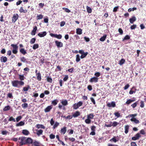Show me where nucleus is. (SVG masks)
<instances>
[{
	"label": "nucleus",
	"instance_id": "nucleus-1",
	"mask_svg": "<svg viewBox=\"0 0 146 146\" xmlns=\"http://www.w3.org/2000/svg\"><path fill=\"white\" fill-rule=\"evenodd\" d=\"M11 46L13 47L12 52L13 53L16 54L18 52V46L16 44H11Z\"/></svg>",
	"mask_w": 146,
	"mask_h": 146
},
{
	"label": "nucleus",
	"instance_id": "nucleus-2",
	"mask_svg": "<svg viewBox=\"0 0 146 146\" xmlns=\"http://www.w3.org/2000/svg\"><path fill=\"white\" fill-rule=\"evenodd\" d=\"M82 104L83 103L81 101H80L77 103H75L73 106V108L74 109H77L79 107L82 106Z\"/></svg>",
	"mask_w": 146,
	"mask_h": 146
},
{
	"label": "nucleus",
	"instance_id": "nucleus-3",
	"mask_svg": "<svg viewBox=\"0 0 146 146\" xmlns=\"http://www.w3.org/2000/svg\"><path fill=\"white\" fill-rule=\"evenodd\" d=\"M50 35L52 37L56 38L58 39H60L62 38V35L60 34L58 35L51 33L50 34Z\"/></svg>",
	"mask_w": 146,
	"mask_h": 146
},
{
	"label": "nucleus",
	"instance_id": "nucleus-4",
	"mask_svg": "<svg viewBox=\"0 0 146 146\" xmlns=\"http://www.w3.org/2000/svg\"><path fill=\"white\" fill-rule=\"evenodd\" d=\"M26 138L24 136H22L20 137L19 139L20 140L21 142L22 145L26 144Z\"/></svg>",
	"mask_w": 146,
	"mask_h": 146
},
{
	"label": "nucleus",
	"instance_id": "nucleus-5",
	"mask_svg": "<svg viewBox=\"0 0 146 146\" xmlns=\"http://www.w3.org/2000/svg\"><path fill=\"white\" fill-rule=\"evenodd\" d=\"M98 78L96 77H94L91 78L90 80V82H94L95 83L97 82L98 81Z\"/></svg>",
	"mask_w": 146,
	"mask_h": 146
},
{
	"label": "nucleus",
	"instance_id": "nucleus-6",
	"mask_svg": "<svg viewBox=\"0 0 146 146\" xmlns=\"http://www.w3.org/2000/svg\"><path fill=\"white\" fill-rule=\"evenodd\" d=\"M55 43L58 48H61L63 46V44L61 42L56 40L55 41Z\"/></svg>",
	"mask_w": 146,
	"mask_h": 146
},
{
	"label": "nucleus",
	"instance_id": "nucleus-7",
	"mask_svg": "<svg viewBox=\"0 0 146 146\" xmlns=\"http://www.w3.org/2000/svg\"><path fill=\"white\" fill-rule=\"evenodd\" d=\"M12 86L14 87H18L19 81L15 80L12 82Z\"/></svg>",
	"mask_w": 146,
	"mask_h": 146
},
{
	"label": "nucleus",
	"instance_id": "nucleus-8",
	"mask_svg": "<svg viewBox=\"0 0 146 146\" xmlns=\"http://www.w3.org/2000/svg\"><path fill=\"white\" fill-rule=\"evenodd\" d=\"M18 15L17 14H14L12 17V21L13 23H15L18 19Z\"/></svg>",
	"mask_w": 146,
	"mask_h": 146
},
{
	"label": "nucleus",
	"instance_id": "nucleus-9",
	"mask_svg": "<svg viewBox=\"0 0 146 146\" xmlns=\"http://www.w3.org/2000/svg\"><path fill=\"white\" fill-rule=\"evenodd\" d=\"M33 140L30 138L28 137L27 138L26 140V144H30L33 143Z\"/></svg>",
	"mask_w": 146,
	"mask_h": 146
},
{
	"label": "nucleus",
	"instance_id": "nucleus-10",
	"mask_svg": "<svg viewBox=\"0 0 146 146\" xmlns=\"http://www.w3.org/2000/svg\"><path fill=\"white\" fill-rule=\"evenodd\" d=\"M140 137V134L139 133H137L135 136L132 138V139L133 140L135 141L138 139Z\"/></svg>",
	"mask_w": 146,
	"mask_h": 146
},
{
	"label": "nucleus",
	"instance_id": "nucleus-11",
	"mask_svg": "<svg viewBox=\"0 0 146 146\" xmlns=\"http://www.w3.org/2000/svg\"><path fill=\"white\" fill-rule=\"evenodd\" d=\"M46 31L41 32L38 34V35L40 37H43L46 36Z\"/></svg>",
	"mask_w": 146,
	"mask_h": 146
},
{
	"label": "nucleus",
	"instance_id": "nucleus-12",
	"mask_svg": "<svg viewBox=\"0 0 146 146\" xmlns=\"http://www.w3.org/2000/svg\"><path fill=\"white\" fill-rule=\"evenodd\" d=\"M52 108V106H48L44 110V111L45 112H48L50 111Z\"/></svg>",
	"mask_w": 146,
	"mask_h": 146
},
{
	"label": "nucleus",
	"instance_id": "nucleus-13",
	"mask_svg": "<svg viewBox=\"0 0 146 146\" xmlns=\"http://www.w3.org/2000/svg\"><path fill=\"white\" fill-rule=\"evenodd\" d=\"M107 106L109 107H114L115 106V103L114 102H113L111 103H108L107 105Z\"/></svg>",
	"mask_w": 146,
	"mask_h": 146
},
{
	"label": "nucleus",
	"instance_id": "nucleus-14",
	"mask_svg": "<svg viewBox=\"0 0 146 146\" xmlns=\"http://www.w3.org/2000/svg\"><path fill=\"white\" fill-rule=\"evenodd\" d=\"M36 131L37 132L36 134L39 136L40 135L42 134L43 133V130L42 129L36 130Z\"/></svg>",
	"mask_w": 146,
	"mask_h": 146
},
{
	"label": "nucleus",
	"instance_id": "nucleus-15",
	"mask_svg": "<svg viewBox=\"0 0 146 146\" xmlns=\"http://www.w3.org/2000/svg\"><path fill=\"white\" fill-rule=\"evenodd\" d=\"M7 58L6 57L2 56L1 58V61L2 62L5 63L6 62Z\"/></svg>",
	"mask_w": 146,
	"mask_h": 146
},
{
	"label": "nucleus",
	"instance_id": "nucleus-16",
	"mask_svg": "<svg viewBox=\"0 0 146 146\" xmlns=\"http://www.w3.org/2000/svg\"><path fill=\"white\" fill-rule=\"evenodd\" d=\"M37 29V27L36 26H35L33 28V30L32 31L31 33V35H35Z\"/></svg>",
	"mask_w": 146,
	"mask_h": 146
},
{
	"label": "nucleus",
	"instance_id": "nucleus-17",
	"mask_svg": "<svg viewBox=\"0 0 146 146\" xmlns=\"http://www.w3.org/2000/svg\"><path fill=\"white\" fill-rule=\"evenodd\" d=\"M129 22L130 23L132 24L136 20V18L135 17H133L129 19Z\"/></svg>",
	"mask_w": 146,
	"mask_h": 146
},
{
	"label": "nucleus",
	"instance_id": "nucleus-18",
	"mask_svg": "<svg viewBox=\"0 0 146 146\" xmlns=\"http://www.w3.org/2000/svg\"><path fill=\"white\" fill-rule=\"evenodd\" d=\"M36 78L38 81H40L41 79V74L40 72L36 74Z\"/></svg>",
	"mask_w": 146,
	"mask_h": 146
},
{
	"label": "nucleus",
	"instance_id": "nucleus-19",
	"mask_svg": "<svg viewBox=\"0 0 146 146\" xmlns=\"http://www.w3.org/2000/svg\"><path fill=\"white\" fill-rule=\"evenodd\" d=\"M36 127L38 129L42 128L44 129L45 128V127L42 124H37L36 125Z\"/></svg>",
	"mask_w": 146,
	"mask_h": 146
},
{
	"label": "nucleus",
	"instance_id": "nucleus-20",
	"mask_svg": "<svg viewBox=\"0 0 146 146\" xmlns=\"http://www.w3.org/2000/svg\"><path fill=\"white\" fill-rule=\"evenodd\" d=\"M20 12L21 13H26L27 12V11L26 9H24L23 7H21L19 10Z\"/></svg>",
	"mask_w": 146,
	"mask_h": 146
},
{
	"label": "nucleus",
	"instance_id": "nucleus-21",
	"mask_svg": "<svg viewBox=\"0 0 146 146\" xmlns=\"http://www.w3.org/2000/svg\"><path fill=\"white\" fill-rule=\"evenodd\" d=\"M82 30L81 29L78 28L76 29V33L78 35H81L82 33Z\"/></svg>",
	"mask_w": 146,
	"mask_h": 146
},
{
	"label": "nucleus",
	"instance_id": "nucleus-22",
	"mask_svg": "<svg viewBox=\"0 0 146 146\" xmlns=\"http://www.w3.org/2000/svg\"><path fill=\"white\" fill-rule=\"evenodd\" d=\"M25 124V122L23 121H21L20 122L17 123L16 124L17 127H19Z\"/></svg>",
	"mask_w": 146,
	"mask_h": 146
},
{
	"label": "nucleus",
	"instance_id": "nucleus-23",
	"mask_svg": "<svg viewBox=\"0 0 146 146\" xmlns=\"http://www.w3.org/2000/svg\"><path fill=\"white\" fill-rule=\"evenodd\" d=\"M94 116V115L93 114H90L87 115V118L90 120H91L93 118Z\"/></svg>",
	"mask_w": 146,
	"mask_h": 146
},
{
	"label": "nucleus",
	"instance_id": "nucleus-24",
	"mask_svg": "<svg viewBox=\"0 0 146 146\" xmlns=\"http://www.w3.org/2000/svg\"><path fill=\"white\" fill-rule=\"evenodd\" d=\"M130 120L131 121L134 122L135 123H139V121L136 118H131L130 119Z\"/></svg>",
	"mask_w": 146,
	"mask_h": 146
},
{
	"label": "nucleus",
	"instance_id": "nucleus-25",
	"mask_svg": "<svg viewBox=\"0 0 146 146\" xmlns=\"http://www.w3.org/2000/svg\"><path fill=\"white\" fill-rule=\"evenodd\" d=\"M80 115V113L78 111H76L75 113H74L73 115L72 116L74 117H76L78 116H79Z\"/></svg>",
	"mask_w": 146,
	"mask_h": 146
},
{
	"label": "nucleus",
	"instance_id": "nucleus-26",
	"mask_svg": "<svg viewBox=\"0 0 146 146\" xmlns=\"http://www.w3.org/2000/svg\"><path fill=\"white\" fill-rule=\"evenodd\" d=\"M135 100H131L129 99L127 100V101L126 102V104L129 105L131 104V102H134Z\"/></svg>",
	"mask_w": 146,
	"mask_h": 146
},
{
	"label": "nucleus",
	"instance_id": "nucleus-27",
	"mask_svg": "<svg viewBox=\"0 0 146 146\" xmlns=\"http://www.w3.org/2000/svg\"><path fill=\"white\" fill-rule=\"evenodd\" d=\"M129 126L128 125H126L125 126V133L126 134L127 133H128V130H129Z\"/></svg>",
	"mask_w": 146,
	"mask_h": 146
},
{
	"label": "nucleus",
	"instance_id": "nucleus-28",
	"mask_svg": "<svg viewBox=\"0 0 146 146\" xmlns=\"http://www.w3.org/2000/svg\"><path fill=\"white\" fill-rule=\"evenodd\" d=\"M22 133L25 135H28L29 134V131L26 130H23Z\"/></svg>",
	"mask_w": 146,
	"mask_h": 146
},
{
	"label": "nucleus",
	"instance_id": "nucleus-29",
	"mask_svg": "<svg viewBox=\"0 0 146 146\" xmlns=\"http://www.w3.org/2000/svg\"><path fill=\"white\" fill-rule=\"evenodd\" d=\"M66 128L65 127H64L63 128L61 129L60 130V132L62 133H63V134H64L66 132Z\"/></svg>",
	"mask_w": 146,
	"mask_h": 146
},
{
	"label": "nucleus",
	"instance_id": "nucleus-30",
	"mask_svg": "<svg viewBox=\"0 0 146 146\" xmlns=\"http://www.w3.org/2000/svg\"><path fill=\"white\" fill-rule=\"evenodd\" d=\"M61 103L64 106H66L68 104V102L66 100L62 101Z\"/></svg>",
	"mask_w": 146,
	"mask_h": 146
},
{
	"label": "nucleus",
	"instance_id": "nucleus-31",
	"mask_svg": "<svg viewBox=\"0 0 146 146\" xmlns=\"http://www.w3.org/2000/svg\"><path fill=\"white\" fill-rule=\"evenodd\" d=\"M20 51L21 53L24 55L26 53V51L24 48H22L20 49Z\"/></svg>",
	"mask_w": 146,
	"mask_h": 146
},
{
	"label": "nucleus",
	"instance_id": "nucleus-32",
	"mask_svg": "<svg viewBox=\"0 0 146 146\" xmlns=\"http://www.w3.org/2000/svg\"><path fill=\"white\" fill-rule=\"evenodd\" d=\"M88 54V53L87 52L84 53L82 54L80 58L82 59L85 58L87 55Z\"/></svg>",
	"mask_w": 146,
	"mask_h": 146
},
{
	"label": "nucleus",
	"instance_id": "nucleus-33",
	"mask_svg": "<svg viewBox=\"0 0 146 146\" xmlns=\"http://www.w3.org/2000/svg\"><path fill=\"white\" fill-rule=\"evenodd\" d=\"M106 35H105L103 36L102 37H101L100 39V40L101 41H104L106 37Z\"/></svg>",
	"mask_w": 146,
	"mask_h": 146
},
{
	"label": "nucleus",
	"instance_id": "nucleus-34",
	"mask_svg": "<svg viewBox=\"0 0 146 146\" xmlns=\"http://www.w3.org/2000/svg\"><path fill=\"white\" fill-rule=\"evenodd\" d=\"M86 9L88 13H91L92 12V10L90 7L87 6L86 7Z\"/></svg>",
	"mask_w": 146,
	"mask_h": 146
},
{
	"label": "nucleus",
	"instance_id": "nucleus-35",
	"mask_svg": "<svg viewBox=\"0 0 146 146\" xmlns=\"http://www.w3.org/2000/svg\"><path fill=\"white\" fill-rule=\"evenodd\" d=\"M10 107L9 106H5L3 109V110L4 111H8L10 110Z\"/></svg>",
	"mask_w": 146,
	"mask_h": 146
},
{
	"label": "nucleus",
	"instance_id": "nucleus-36",
	"mask_svg": "<svg viewBox=\"0 0 146 146\" xmlns=\"http://www.w3.org/2000/svg\"><path fill=\"white\" fill-rule=\"evenodd\" d=\"M29 89H30V86L29 85H28L27 87H24L23 88V91H27Z\"/></svg>",
	"mask_w": 146,
	"mask_h": 146
},
{
	"label": "nucleus",
	"instance_id": "nucleus-37",
	"mask_svg": "<svg viewBox=\"0 0 146 146\" xmlns=\"http://www.w3.org/2000/svg\"><path fill=\"white\" fill-rule=\"evenodd\" d=\"M125 60L123 59H122L121 60L119 61V64L120 65H122L125 62Z\"/></svg>",
	"mask_w": 146,
	"mask_h": 146
},
{
	"label": "nucleus",
	"instance_id": "nucleus-38",
	"mask_svg": "<svg viewBox=\"0 0 146 146\" xmlns=\"http://www.w3.org/2000/svg\"><path fill=\"white\" fill-rule=\"evenodd\" d=\"M38 47V45L37 44H34L33 47V49L35 50Z\"/></svg>",
	"mask_w": 146,
	"mask_h": 146
},
{
	"label": "nucleus",
	"instance_id": "nucleus-39",
	"mask_svg": "<svg viewBox=\"0 0 146 146\" xmlns=\"http://www.w3.org/2000/svg\"><path fill=\"white\" fill-rule=\"evenodd\" d=\"M58 101L56 100L52 101V104L54 106L56 105Z\"/></svg>",
	"mask_w": 146,
	"mask_h": 146
},
{
	"label": "nucleus",
	"instance_id": "nucleus-40",
	"mask_svg": "<svg viewBox=\"0 0 146 146\" xmlns=\"http://www.w3.org/2000/svg\"><path fill=\"white\" fill-rule=\"evenodd\" d=\"M43 16L42 15H38L36 17L37 19V20H39L41 19L42 18Z\"/></svg>",
	"mask_w": 146,
	"mask_h": 146
},
{
	"label": "nucleus",
	"instance_id": "nucleus-41",
	"mask_svg": "<svg viewBox=\"0 0 146 146\" xmlns=\"http://www.w3.org/2000/svg\"><path fill=\"white\" fill-rule=\"evenodd\" d=\"M73 117L72 116V115H68L66 117V116H64V118L65 119H71Z\"/></svg>",
	"mask_w": 146,
	"mask_h": 146
},
{
	"label": "nucleus",
	"instance_id": "nucleus-42",
	"mask_svg": "<svg viewBox=\"0 0 146 146\" xmlns=\"http://www.w3.org/2000/svg\"><path fill=\"white\" fill-rule=\"evenodd\" d=\"M19 79L21 80H23L24 79V77L23 75H19Z\"/></svg>",
	"mask_w": 146,
	"mask_h": 146
},
{
	"label": "nucleus",
	"instance_id": "nucleus-43",
	"mask_svg": "<svg viewBox=\"0 0 146 146\" xmlns=\"http://www.w3.org/2000/svg\"><path fill=\"white\" fill-rule=\"evenodd\" d=\"M137 115V114H129L128 115V116L129 117H132L131 118H135Z\"/></svg>",
	"mask_w": 146,
	"mask_h": 146
},
{
	"label": "nucleus",
	"instance_id": "nucleus-44",
	"mask_svg": "<svg viewBox=\"0 0 146 146\" xmlns=\"http://www.w3.org/2000/svg\"><path fill=\"white\" fill-rule=\"evenodd\" d=\"M39 145V143L36 141H35L33 142L32 143V145L34 146H37Z\"/></svg>",
	"mask_w": 146,
	"mask_h": 146
},
{
	"label": "nucleus",
	"instance_id": "nucleus-45",
	"mask_svg": "<svg viewBox=\"0 0 146 146\" xmlns=\"http://www.w3.org/2000/svg\"><path fill=\"white\" fill-rule=\"evenodd\" d=\"M80 60V56L79 54H77L76 56V61L77 62H78Z\"/></svg>",
	"mask_w": 146,
	"mask_h": 146
},
{
	"label": "nucleus",
	"instance_id": "nucleus-46",
	"mask_svg": "<svg viewBox=\"0 0 146 146\" xmlns=\"http://www.w3.org/2000/svg\"><path fill=\"white\" fill-rule=\"evenodd\" d=\"M130 38V36L128 35H127L125 36L123 38V41H124L125 40H128Z\"/></svg>",
	"mask_w": 146,
	"mask_h": 146
},
{
	"label": "nucleus",
	"instance_id": "nucleus-47",
	"mask_svg": "<svg viewBox=\"0 0 146 146\" xmlns=\"http://www.w3.org/2000/svg\"><path fill=\"white\" fill-rule=\"evenodd\" d=\"M119 123H117L116 121H114L113 122L111 125L112 126H113V127H115Z\"/></svg>",
	"mask_w": 146,
	"mask_h": 146
},
{
	"label": "nucleus",
	"instance_id": "nucleus-48",
	"mask_svg": "<svg viewBox=\"0 0 146 146\" xmlns=\"http://www.w3.org/2000/svg\"><path fill=\"white\" fill-rule=\"evenodd\" d=\"M62 9L65 11L67 13H70V10L67 8L63 7L62 8Z\"/></svg>",
	"mask_w": 146,
	"mask_h": 146
},
{
	"label": "nucleus",
	"instance_id": "nucleus-49",
	"mask_svg": "<svg viewBox=\"0 0 146 146\" xmlns=\"http://www.w3.org/2000/svg\"><path fill=\"white\" fill-rule=\"evenodd\" d=\"M22 106L23 108L25 109L27 107L28 105L27 103H24L22 104Z\"/></svg>",
	"mask_w": 146,
	"mask_h": 146
},
{
	"label": "nucleus",
	"instance_id": "nucleus-50",
	"mask_svg": "<svg viewBox=\"0 0 146 146\" xmlns=\"http://www.w3.org/2000/svg\"><path fill=\"white\" fill-rule=\"evenodd\" d=\"M35 40L36 39L35 38H32L30 41V43L31 44H33L35 42Z\"/></svg>",
	"mask_w": 146,
	"mask_h": 146
},
{
	"label": "nucleus",
	"instance_id": "nucleus-51",
	"mask_svg": "<svg viewBox=\"0 0 146 146\" xmlns=\"http://www.w3.org/2000/svg\"><path fill=\"white\" fill-rule=\"evenodd\" d=\"M20 60L21 62H25L26 60V59L23 57H21L20 58Z\"/></svg>",
	"mask_w": 146,
	"mask_h": 146
},
{
	"label": "nucleus",
	"instance_id": "nucleus-52",
	"mask_svg": "<svg viewBox=\"0 0 146 146\" xmlns=\"http://www.w3.org/2000/svg\"><path fill=\"white\" fill-rule=\"evenodd\" d=\"M100 75V73L99 72H96L94 74V75L96 76V77H99Z\"/></svg>",
	"mask_w": 146,
	"mask_h": 146
},
{
	"label": "nucleus",
	"instance_id": "nucleus-53",
	"mask_svg": "<svg viewBox=\"0 0 146 146\" xmlns=\"http://www.w3.org/2000/svg\"><path fill=\"white\" fill-rule=\"evenodd\" d=\"M114 114L117 117H120V114L118 112H115Z\"/></svg>",
	"mask_w": 146,
	"mask_h": 146
},
{
	"label": "nucleus",
	"instance_id": "nucleus-54",
	"mask_svg": "<svg viewBox=\"0 0 146 146\" xmlns=\"http://www.w3.org/2000/svg\"><path fill=\"white\" fill-rule=\"evenodd\" d=\"M9 121H13L14 122H15L16 121V120L15 118H13V117L11 116V117L9 120Z\"/></svg>",
	"mask_w": 146,
	"mask_h": 146
},
{
	"label": "nucleus",
	"instance_id": "nucleus-55",
	"mask_svg": "<svg viewBox=\"0 0 146 146\" xmlns=\"http://www.w3.org/2000/svg\"><path fill=\"white\" fill-rule=\"evenodd\" d=\"M85 122L87 124H89L91 123V120H90L87 118L85 120Z\"/></svg>",
	"mask_w": 146,
	"mask_h": 146
},
{
	"label": "nucleus",
	"instance_id": "nucleus-56",
	"mask_svg": "<svg viewBox=\"0 0 146 146\" xmlns=\"http://www.w3.org/2000/svg\"><path fill=\"white\" fill-rule=\"evenodd\" d=\"M7 97H9L11 98H13V96H12V94L11 93H9L7 95Z\"/></svg>",
	"mask_w": 146,
	"mask_h": 146
},
{
	"label": "nucleus",
	"instance_id": "nucleus-57",
	"mask_svg": "<svg viewBox=\"0 0 146 146\" xmlns=\"http://www.w3.org/2000/svg\"><path fill=\"white\" fill-rule=\"evenodd\" d=\"M22 118V117L21 116H20L17 117L16 118V121L17 122L19 121Z\"/></svg>",
	"mask_w": 146,
	"mask_h": 146
},
{
	"label": "nucleus",
	"instance_id": "nucleus-58",
	"mask_svg": "<svg viewBox=\"0 0 146 146\" xmlns=\"http://www.w3.org/2000/svg\"><path fill=\"white\" fill-rule=\"evenodd\" d=\"M47 80L48 82H49L50 83H51L52 82V79L49 77H48L47 78Z\"/></svg>",
	"mask_w": 146,
	"mask_h": 146
},
{
	"label": "nucleus",
	"instance_id": "nucleus-59",
	"mask_svg": "<svg viewBox=\"0 0 146 146\" xmlns=\"http://www.w3.org/2000/svg\"><path fill=\"white\" fill-rule=\"evenodd\" d=\"M110 141H113L115 143L117 141L115 137H114L111 139L110 140Z\"/></svg>",
	"mask_w": 146,
	"mask_h": 146
},
{
	"label": "nucleus",
	"instance_id": "nucleus-60",
	"mask_svg": "<svg viewBox=\"0 0 146 146\" xmlns=\"http://www.w3.org/2000/svg\"><path fill=\"white\" fill-rule=\"evenodd\" d=\"M131 146H137L136 143L134 142H132L131 143Z\"/></svg>",
	"mask_w": 146,
	"mask_h": 146
},
{
	"label": "nucleus",
	"instance_id": "nucleus-61",
	"mask_svg": "<svg viewBox=\"0 0 146 146\" xmlns=\"http://www.w3.org/2000/svg\"><path fill=\"white\" fill-rule=\"evenodd\" d=\"M90 100L94 104H96V102L95 100L92 97L90 98Z\"/></svg>",
	"mask_w": 146,
	"mask_h": 146
},
{
	"label": "nucleus",
	"instance_id": "nucleus-62",
	"mask_svg": "<svg viewBox=\"0 0 146 146\" xmlns=\"http://www.w3.org/2000/svg\"><path fill=\"white\" fill-rule=\"evenodd\" d=\"M136 27V25H133L131 26V29L132 30L135 29Z\"/></svg>",
	"mask_w": 146,
	"mask_h": 146
},
{
	"label": "nucleus",
	"instance_id": "nucleus-63",
	"mask_svg": "<svg viewBox=\"0 0 146 146\" xmlns=\"http://www.w3.org/2000/svg\"><path fill=\"white\" fill-rule=\"evenodd\" d=\"M68 75H65L64 78L63 79V80L64 81H66L68 79Z\"/></svg>",
	"mask_w": 146,
	"mask_h": 146
},
{
	"label": "nucleus",
	"instance_id": "nucleus-64",
	"mask_svg": "<svg viewBox=\"0 0 146 146\" xmlns=\"http://www.w3.org/2000/svg\"><path fill=\"white\" fill-rule=\"evenodd\" d=\"M137 105V103L136 102L134 104H132L131 105V106L133 107V108H135Z\"/></svg>",
	"mask_w": 146,
	"mask_h": 146
}]
</instances>
